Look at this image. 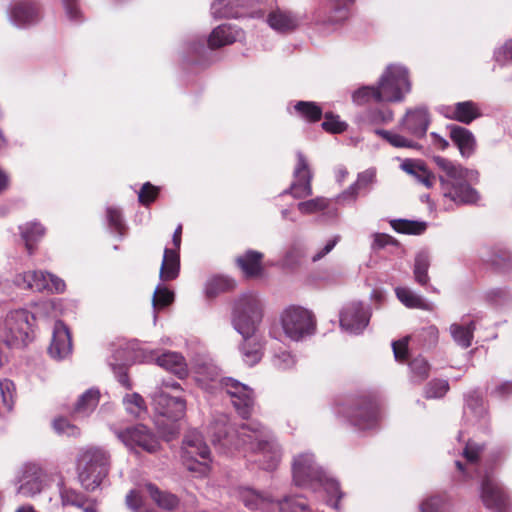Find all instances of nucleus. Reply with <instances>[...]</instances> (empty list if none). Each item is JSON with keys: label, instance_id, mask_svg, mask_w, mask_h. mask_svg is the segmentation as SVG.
Here are the masks:
<instances>
[{"label": "nucleus", "instance_id": "nucleus-37", "mask_svg": "<svg viewBox=\"0 0 512 512\" xmlns=\"http://www.w3.org/2000/svg\"><path fill=\"white\" fill-rule=\"evenodd\" d=\"M263 255L260 252L249 250L244 255L237 258V264L246 276H257L261 272V259Z\"/></svg>", "mask_w": 512, "mask_h": 512}, {"label": "nucleus", "instance_id": "nucleus-34", "mask_svg": "<svg viewBox=\"0 0 512 512\" xmlns=\"http://www.w3.org/2000/svg\"><path fill=\"white\" fill-rule=\"evenodd\" d=\"M59 497L61 500V504L63 507L66 506H74V507H83V505L87 502V498L84 494L77 491L76 489L67 486L62 477L60 476L59 482L57 484Z\"/></svg>", "mask_w": 512, "mask_h": 512}, {"label": "nucleus", "instance_id": "nucleus-31", "mask_svg": "<svg viewBox=\"0 0 512 512\" xmlns=\"http://www.w3.org/2000/svg\"><path fill=\"white\" fill-rule=\"evenodd\" d=\"M398 300L408 308L421 309L425 311L433 310V304L428 302L422 296L416 294L407 287H397L395 289Z\"/></svg>", "mask_w": 512, "mask_h": 512}, {"label": "nucleus", "instance_id": "nucleus-33", "mask_svg": "<svg viewBox=\"0 0 512 512\" xmlns=\"http://www.w3.org/2000/svg\"><path fill=\"white\" fill-rule=\"evenodd\" d=\"M401 168L427 188L434 184L435 177L421 161L406 160L401 164Z\"/></svg>", "mask_w": 512, "mask_h": 512}, {"label": "nucleus", "instance_id": "nucleus-12", "mask_svg": "<svg viewBox=\"0 0 512 512\" xmlns=\"http://www.w3.org/2000/svg\"><path fill=\"white\" fill-rule=\"evenodd\" d=\"M221 387L230 397L238 414L246 418L250 415L254 406V392L247 385L238 380L225 377L220 380Z\"/></svg>", "mask_w": 512, "mask_h": 512}, {"label": "nucleus", "instance_id": "nucleus-26", "mask_svg": "<svg viewBox=\"0 0 512 512\" xmlns=\"http://www.w3.org/2000/svg\"><path fill=\"white\" fill-rule=\"evenodd\" d=\"M156 363L165 370L184 378L188 374V366L184 357L178 352L167 351L156 357Z\"/></svg>", "mask_w": 512, "mask_h": 512}, {"label": "nucleus", "instance_id": "nucleus-55", "mask_svg": "<svg viewBox=\"0 0 512 512\" xmlns=\"http://www.w3.org/2000/svg\"><path fill=\"white\" fill-rule=\"evenodd\" d=\"M273 366L279 370H290L295 364V357L288 351H282L274 355L272 360Z\"/></svg>", "mask_w": 512, "mask_h": 512}, {"label": "nucleus", "instance_id": "nucleus-11", "mask_svg": "<svg viewBox=\"0 0 512 512\" xmlns=\"http://www.w3.org/2000/svg\"><path fill=\"white\" fill-rule=\"evenodd\" d=\"M480 496L484 506L494 512H507L510 508V499L505 488L488 472L483 475Z\"/></svg>", "mask_w": 512, "mask_h": 512}, {"label": "nucleus", "instance_id": "nucleus-57", "mask_svg": "<svg viewBox=\"0 0 512 512\" xmlns=\"http://www.w3.org/2000/svg\"><path fill=\"white\" fill-rule=\"evenodd\" d=\"M322 128L331 133H341L346 130L347 124L339 119L338 116L326 114L322 122Z\"/></svg>", "mask_w": 512, "mask_h": 512}, {"label": "nucleus", "instance_id": "nucleus-64", "mask_svg": "<svg viewBox=\"0 0 512 512\" xmlns=\"http://www.w3.org/2000/svg\"><path fill=\"white\" fill-rule=\"evenodd\" d=\"M420 337L425 345L434 346L438 342L439 338L438 328L434 325L425 327L422 329Z\"/></svg>", "mask_w": 512, "mask_h": 512}, {"label": "nucleus", "instance_id": "nucleus-38", "mask_svg": "<svg viewBox=\"0 0 512 512\" xmlns=\"http://www.w3.org/2000/svg\"><path fill=\"white\" fill-rule=\"evenodd\" d=\"M474 329V322L471 321L465 325L453 323L449 331L457 345L462 348H468L472 343Z\"/></svg>", "mask_w": 512, "mask_h": 512}, {"label": "nucleus", "instance_id": "nucleus-2", "mask_svg": "<svg viewBox=\"0 0 512 512\" xmlns=\"http://www.w3.org/2000/svg\"><path fill=\"white\" fill-rule=\"evenodd\" d=\"M292 476L299 487H310L314 490L323 488L329 496L327 503L334 509H339V501L343 496L339 483L316 463L312 453L304 452L294 457Z\"/></svg>", "mask_w": 512, "mask_h": 512}, {"label": "nucleus", "instance_id": "nucleus-48", "mask_svg": "<svg viewBox=\"0 0 512 512\" xmlns=\"http://www.w3.org/2000/svg\"><path fill=\"white\" fill-rule=\"evenodd\" d=\"M393 228L403 234H421L426 230L425 222L397 220L392 222Z\"/></svg>", "mask_w": 512, "mask_h": 512}, {"label": "nucleus", "instance_id": "nucleus-21", "mask_svg": "<svg viewBox=\"0 0 512 512\" xmlns=\"http://www.w3.org/2000/svg\"><path fill=\"white\" fill-rule=\"evenodd\" d=\"M10 21L17 27H24L39 20V9L35 3L22 1L15 3L9 11Z\"/></svg>", "mask_w": 512, "mask_h": 512}, {"label": "nucleus", "instance_id": "nucleus-59", "mask_svg": "<svg viewBox=\"0 0 512 512\" xmlns=\"http://www.w3.org/2000/svg\"><path fill=\"white\" fill-rule=\"evenodd\" d=\"M158 195V188L147 182L143 184L142 188L138 193L140 203L149 205L152 203Z\"/></svg>", "mask_w": 512, "mask_h": 512}, {"label": "nucleus", "instance_id": "nucleus-58", "mask_svg": "<svg viewBox=\"0 0 512 512\" xmlns=\"http://www.w3.org/2000/svg\"><path fill=\"white\" fill-rule=\"evenodd\" d=\"M444 506V500L441 496L434 495L424 499L420 503L421 512H441Z\"/></svg>", "mask_w": 512, "mask_h": 512}, {"label": "nucleus", "instance_id": "nucleus-49", "mask_svg": "<svg viewBox=\"0 0 512 512\" xmlns=\"http://www.w3.org/2000/svg\"><path fill=\"white\" fill-rule=\"evenodd\" d=\"M174 301V293L163 285H158L154 291L152 305L154 309L164 308Z\"/></svg>", "mask_w": 512, "mask_h": 512}, {"label": "nucleus", "instance_id": "nucleus-44", "mask_svg": "<svg viewBox=\"0 0 512 512\" xmlns=\"http://www.w3.org/2000/svg\"><path fill=\"white\" fill-rule=\"evenodd\" d=\"M410 378L415 383H421L429 376L430 365L422 356L415 357L409 363Z\"/></svg>", "mask_w": 512, "mask_h": 512}, {"label": "nucleus", "instance_id": "nucleus-62", "mask_svg": "<svg viewBox=\"0 0 512 512\" xmlns=\"http://www.w3.org/2000/svg\"><path fill=\"white\" fill-rule=\"evenodd\" d=\"M409 339L410 337L406 336L400 340L392 342L394 357L397 361H404L407 359Z\"/></svg>", "mask_w": 512, "mask_h": 512}, {"label": "nucleus", "instance_id": "nucleus-30", "mask_svg": "<svg viewBox=\"0 0 512 512\" xmlns=\"http://www.w3.org/2000/svg\"><path fill=\"white\" fill-rule=\"evenodd\" d=\"M180 270V257L177 250L165 248L163 260L159 272L163 281L174 280L178 277Z\"/></svg>", "mask_w": 512, "mask_h": 512}, {"label": "nucleus", "instance_id": "nucleus-61", "mask_svg": "<svg viewBox=\"0 0 512 512\" xmlns=\"http://www.w3.org/2000/svg\"><path fill=\"white\" fill-rule=\"evenodd\" d=\"M107 218L111 228H113L116 232L122 234V230L124 228V223L122 219L121 211L114 207L107 208Z\"/></svg>", "mask_w": 512, "mask_h": 512}, {"label": "nucleus", "instance_id": "nucleus-50", "mask_svg": "<svg viewBox=\"0 0 512 512\" xmlns=\"http://www.w3.org/2000/svg\"><path fill=\"white\" fill-rule=\"evenodd\" d=\"M377 94L376 86H363L353 93L352 99L357 105H363L371 101L379 102Z\"/></svg>", "mask_w": 512, "mask_h": 512}, {"label": "nucleus", "instance_id": "nucleus-18", "mask_svg": "<svg viewBox=\"0 0 512 512\" xmlns=\"http://www.w3.org/2000/svg\"><path fill=\"white\" fill-rule=\"evenodd\" d=\"M50 356L56 360L65 359L72 352V341L68 327L60 320L53 328L52 340L48 348Z\"/></svg>", "mask_w": 512, "mask_h": 512}, {"label": "nucleus", "instance_id": "nucleus-7", "mask_svg": "<svg viewBox=\"0 0 512 512\" xmlns=\"http://www.w3.org/2000/svg\"><path fill=\"white\" fill-rule=\"evenodd\" d=\"M376 87L378 91V101H403L406 94L411 91L408 70L404 66L397 64L387 66Z\"/></svg>", "mask_w": 512, "mask_h": 512}, {"label": "nucleus", "instance_id": "nucleus-8", "mask_svg": "<svg viewBox=\"0 0 512 512\" xmlns=\"http://www.w3.org/2000/svg\"><path fill=\"white\" fill-rule=\"evenodd\" d=\"M280 324L284 334L292 341H301L316 330L313 313L298 305H289L280 313Z\"/></svg>", "mask_w": 512, "mask_h": 512}, {"label": "nucleus", "instance_id": "nucleus-52", "mask_svg": "<svg viewBox=\"0 0 512 512\" xmlns=\"http://www.w3.org/2000/svg\"><path fill=\"white\" fill-rule=\"evenodd\" d=\"M329 201L324 197H317L298 203L297 208L303 214H313L328 207Z\"/></svg>", "mask_w": 512, "mask_h": 512}, {"label": "nucleus", "instance_id": "nucleus-45", "mask_svg": "<svg viewBox=\"0 0 512 512\" xmlns=\"http://www.w3.org/2000/svg\"><path fill=\"white\" fill-rule=\"evenodd\" d=\"M483 447L479 444H476L474 442H468L466 444V447L463 451L464 457L467 460V466L464 467V465L460 461H456L457 468L464 472L469 473V469L478 461L479 455L482 452Z\"/></svg>", "mask_w": 512, "mask_h": 512}, {"label": "nucleus", "instance_id": "nucleus-46", "mask_svg": "<svg viewBox=\"0 0 512 512\" xmlns=\"http://www.w3.org/2000/svg\"><path fill=\"white\" fill-rule=\"evenodd\" d=\"M123 404L127 412L135 417H140L146 412L145 401L138 393L127 394L123 398Z\"/></svg>", "mask_w": 512, "mask_h": 512}, {"label": "nucleus", "instance_id": "nucleus-36", "mask_svg": "<svg viewBox=\"0 0 512 512\" xmlns=\"http://www.w3.org/2000/svg\"><path fill=\"white\" fill-rule=\"evenodd\" d=\"M100 399V392L98 389H88L78 399L74 407V413L86 417L94 411Z\"/></svg>", "mask_w": 512, "mask_h": 512}, {"label": "nucleus", "instance_id": "nucleus-4", "mask_svg": "<svg viewBox=\"0 0 512 512\" xmlns=\"http://www.w3.org/2000/svg\"><path fill=\"white\" fill-rule=\"evenodd\" d=\"M76 470L81 485L88 491L95 490L109 474V452L97 446L81 448L76 458Z\"/></svg>", "mask_w": 512, "mask_h": 512}, {"label": "nucleus", "instance_id": "nucleus-35", "mask_svg": "<svg viewBox=\"0 0 512 512\" xmlns=\"http://www.w3.org/2000/svg\"><path fill=\"white\" fill-rule=\"evenodd\" d=\"M145 489L153 501L162 509L173 510L179 505V499L176 495L163 492L153 483H146Z\"/></svg>", "mask_w": 512, "mask_h": 512}, {"label": "nucleus", "instance_id": "nucleus-39", "mask_svg": "<svg viewBox=\"0 0 512 512\" xmlns=\"http://www.w3.org/2000/svg\"><path fill=\"white\" fill-rule=\"evenodd\" d=\"M235 282L226 276H214L207 280L205 285V293L209 298L215 297L220 293L234 289Z\"/></svg>", "mask_w": 512, "mask_h": 512}, {"label": "nucleus", "instance_id": "nucleus-6", "mask_svg": "<svg viewBox=\"0 0 512 512\" xmlns=\"http://www.w3.org/2000/svg\"><path fill=\"white\" fill-rule=\"evenodd\" d=\"M54 306L53 301H42L35 305L36 310L32 313L22 308L9 311L4 320L5 341L8 344H26L36 318L42 316V312H46Z\"/></svg>", "mask_w": 512, "mask_h": 512}, {"label": "nucleus", "instance_id": "nucleus-16", "mask_svg": "<svg viewBox=\"0 0 512 512\" xmlns=\"http://www.w3.org/2000/svg\"><path fill=\"white\" fill-rule=\"evenodd\" d=\"M370 312L360 302L346 304L340 312V326L350 334H360L367 327Z\"/></svg>", "mask_w": 512, "mask_h": 512}, {"label": "nucleus", "instance_id": "nucleus-54", "mask_svg": "<svg viewBox=\"0 0 512 512\" xmlns=\"http://www.w3.org/2000/svg\"><path fill=\"white\" fill-rule=\"evenodd\" d=\"M493 58L500 66L512 63V39L506 40L494 50Z\"/></svg>", "mask_w": 512, "mask_h": 512}, {"label": "nucleus", "instance_id": "nucleus-41", "mask_svg": "<svg viewBox=\"0 0 512 512\" xmlns=\"http://www.w3.org/2000/svg\"><path fill=\"white\" fill-rule=\"evenodd\" d=\"M430 267V256L425 251H420L415 256L414 261V278L415 281L424 286L427 285L429 282V275H428V269Z\"/></svg>", "mask_w": 512, "mask_h": 512}, {"label": "nucleus", "instance_id": "nucleus-5", "mask_svg": "<svg viewBox=\"0 0 512 512\" xmlns=\"http://www.w3.org/2000/svg\"><path fill=\"white\" fill-rule=\"evenodd\" d=\"M263 317V302L258 294L246 292L233 304L232 325L242 337L253 336Z\"/></svg>", "mask_w": 512, "mask_h": 512}, {"label": "nucleus", "instance_id": "nucleus-25", "mask_svg": "<svg viewBox=\"0 0 512 512\" xmlns=\"http://www.w3.org/2000/svg\"><path fill=\"white\" fill-rule=\"evenodd\" d=\"M49 273L44 271H27L15 277V284L21 289L44 291L50 287L48 284Z\"/></svg>", "mask_w": 512, "mask_h": 512}, {"label": "nucleus", "instance_id": "nucleus-56", "mask_svg": "<svg viewBox=\"0 0 512 512\" xmlns=\"http://www.w3.org/2000/svg\"><path fill=\"white\" fill-rule=\"evenodd\" d=\"M466 409L474 414L477 418H480L484 415L485 408L483 401L476 392H473L467 396Z\"/></svg>", "mask_w": 512, "mask_h": 512}, {"label": "nucleus", "instance_id": "nucleus-43", "mask_svg": "<svg viewBox=\"0 0 512 512\" xmlns=\"http://www.w3.org/2000/svg\"><path fill=\"white\" fill-rule=\"evenodd\" d=\"M279 512H312L307 501L300 496H285L277 501Z\"/></svg>", "mask_w": 512, "mask_h": 512}, {"label": "nucleus", "instance_id": "nucleus-28", "mask_svg": "<svg viewBox=\"0 0 512 512\" xmlns=\"http://www.w3.org/2000/svg\"><path fill=\"white\" fill-rule=\"evenodd\" d=\"M241 35V31L231 25H220L216 27L208 38V45L211 49L220 48L234 43Z\"/></svg>", "mask_w": 512, "mask_h": 512}, {"label": "nucleus", "instance_id": "nucleus-51", "mask_svg": "<svg viewBox=\"0 0 512 512\" xmlns=\"http://www.w3.org/2000/svg\"><path fill=\"white\" fill-rule=\"evenodd\" d=\"M448 390L449 384L446 380L435 379L427 384L424 394L428 399H436L443 397Z\"/></svg>", "mask_w": 512, "mask_h": 512}, {"label": "nucleus", "instance_id": "nucleus-24", "mask_svg": "<svg viewBox=\"0 0 512 512\" xmlns=\"http://www.w3.org/2000/svg\"><path fill=\"white\" fill-rule=\"evenodd\" d=\"M267 22L273 30L288 33L300 25L301 18L290 11L277 9L268 15Z\"/></svg>", "mask_w": 512, "mask_h": 512}, {"label": "nucleus", "instance_id": "nucleus-3", "mask_svg": "<svg viewBox=\"0 0 512 512\" xmlns=\"http://www.w3.org/2000/svg\"><path fill=\"white\" fill-rule=\"evenodd\" d=\"M433 161L439 169V181L444 198L457 205L474 204L479 200L478 192L468 182L470 171L460 164L441 156Z\"/></svg>", "mask_w": 512, "mask_h": 512}, {"label": "nucleus", "instance_id": "nucleus-1", "mask_svg": "<svg viewBox=\"0 0 512 512\" xmlns=\"http://www.w3.org/2000/svg\"><path fill=\"white\" fill-rule=\"evenodd\" d=\"M211 434L214 445L255 456L254 461L264 470H274L281 460V449L271 431L256 420L234 427L223 416L213 424Z\"/></svg>", "mask_w": 512, "mask_h": 512}, {"label": "nucleus", "instance_id": "nucleus-22", "mask_svg": "<svg viewBox=\"0 0 512 512\" xmlns=\"http://www.w3.org/2000/svg\"><path fill=\"white\" fill-rule=\"evenodd\" d=\"M376 181V169L375 168H368L363 172H360L357 175V180L351 184L348 189L343 191L339 196V201H345V200H356L357 196L360 193L367 194L373 184Z\"/></svg>", "mask_w": 512, "mask_h": 512}, {"label": "nucleus", "instance_id": "nucleus-42", "mask_svg": "<svg viewBox=\"0 0 512 512\" xmlns=\"http://www.w3.org/2000/svg\"><path fill=\"white\" fill-rule=\"evenodd\" d=\"M294 110L299 117L308 122H317L322 117V109L315 102L298 101L294 105Z\"/></svg>", "mask_w": 512, "mask_h": 512}, {"label": "nucleus", "instance_id": "nucleus-13", "mask_svg": "<svg viewBox=\"0 0 512 512\" xmlns=\"http://www.w3.org/2000/svg\"><path fill=\"white\" fill-rule=\"evenodd\" d=\"M114 433L130 449L140 447L149 453H153L159 447L156 437L142 424L127 427L123 430H115Z\"/></svg>", "mask_w": 512, "mask_h": 512}, {"label": "nucleus", "instance_id": "nucleus-10", "mask_svg": "<svg viewBox=\"0 0 512 512\" xmlns=\"http://www.w3.org/2000/svg\"><path fill=\"white\" fill-rule=\"evenodd\" d=\"M46 482V471L34 462H27L19 467L14 478L16 493L26 498L40 494L45 489Z\"/></svg>", "mask_w": 512, "mask_h": 512}, {"label": "nucleus", "instance_id": "nucleus-29", "mask_svg": "<svg viewBox=\"0 0 512 512\" xmlns=\"http://www.w3.org/2000/svg\"><path fill=\"white\" fill-rule=\"evenodd\" d=\"M450 137L457 145L460 154L463 157H469L472 155L475 149V138L468 129L460 126H453L450 130Z\"/></svg>", "mask_w": 512, "mask_h": 512}, {"label": "nucleus", "instance_id": "nucleus-27", "mask_svg": "<svg viewBox=\"0 0 512 512\" xmlns=\"http://www.w3.org/2000/svg\"><path fill=\"white\" fill-rule=\"evenodd\" d=\"M244 6L243 0H217L211 5V14L216 19L239 18L244 15Z\"/></svg>", "mask_w": 512, "mask_h": 512}, {"label": "nucleus", "instance_id": "nucleus-47", "mask_svg": "<svg viewBox=\"0 0 512 512\" xmlns=\"http://www.w3.org/2000/svg\"><path fill=\"white\" fill-rule=\"evenodd\" d=\"M14 394H15V385L9 379H4L0 381V396L2 399V408L6 412H10L14 405Z\"/></svg>", "mask_w": 512, "mask_h": 512}, {"label": "nucleus", "instance_id": "nucleus-40", "mask_svg": "<svg viewBox=\"0 0 512 512\" xmlns=\"http://www.w3.org/2000/svg\"><path fill=\"white\" fill-rule=\"evenodd\" d=\"M21 235L25 241L26 248L31 254L33 245L45 234V228L38 222H29L20 227Z\"/></svg>", "mask_w": 512, "mask_h": 512}, {"label": "nucleus", "instance_id": "nucleus-14", "mask_svg": "<svg viewBox=\"0 0 512 512\" xmlns=\"http://www.w3.org/2000/svg\"><path fill=\"white\" fill-rule=\"evenodd\" d=\"M155 411L168 419L177 421L181 419L186 410V402L179 395H170L163 389H156L151 396Z\"/></svg>", "mask_w": 512, "mask_h": 512}, {"label": "nucleus", "instance_id": "nucleus-63", "mask_svg": "<svg viewBox=\"0 0 512 512\" xmlns=\"http://www.w3.org/2000/svg\"><path fill=\"white\" fill-rule=\"evenodd\" d=\"M67 18L71 21L81 20V11L78 6V0H62Z\"/></svg>", "mask_w": 512, "mask_h": 512}, {"label": "nucleus", "instance_id": "nucleus-53", "mask_svg": "<svg viewBox=\"0 0 512 512\" xmlns=\"http://www.w3.org/2000/svg\"><path fill=\"white\" fill-rule=\"evenodd\" d=\"M376 133L382 136L385 140H387L392 146L403 148H415L417 146L413 141L405 138L402 135H399L394 132L386 131V130H376Z\"/></svg>", "mask_w": 512, "mask_h": 512}, {"label": "nucleus", "instance_id": "nucleus-9", "mask_svg": "<svg viewBox=\"0 0 512 512\" xmlns=\"http://www.w3.org/2000/svg\"><path fill=\"white\" fill-rule=\"evenodd\" d=\"M182 459L189 471L205 474L210 462V449L196 431L186 434L182 444Z\"/></svg>", "mask_w": 512, "mask_h": 512}, {"label": "nucleus", "instance_id": "nucleus-20", "mask_svg": "<svg viewBox=\"0 0 512 512\" xmlns=\"http://www.w3.org/2000/svg\"><path fill=\"white\" fill-rule=\"evenodd\" d=\"M441 112L445 117L464 124H470L473 120L481 116L478 105L473 101H463L452 106H444Z\"/></svg>", "mask_w": 512, "mask_h": 512}, {"label": "nucleus", "instance_id": "nucleus-15", "mask_svg": "<svg viewBox=\"0 0 512 512\" xmlns=\"http://www.w3.org/2000/svg\"><path fill=\"white\" fill-rule=\"evenodd\" d=\"M349 422L359 430H369L376 427L379 419L377 406L368 399L359 400L354 406L345 410Z\"/></svg>", "mask_w": 512, "mask_h": 512}, {"label": "nucleus", "instance_id": "nucleus-23", "mask_svg": "<svg viewBox=\"0 0 512 512\" xmlns=\"http://www.w3.org/2000/svg\"><path fill=\"white\" fill-rule=\"evenodd\" d=\"M404 130L415 137H422L426 134L429 126L428 112L424 108L408 110L401 121Z\"/></svg>", "mask_w": 512, "mask_h": 512}, {"label": "nucleus", "instance_id": "nucleus-19", "mask_svg": "<svg viewBox=\"0 0 512 512\" xmlns=\"http://www.w3.org/2000/svg\"><path fill=\"white\" fill-rule=\"evenodd\" d=\"M238 499L250 510L269 512L275 505V501L270 494L250 487H240L238 489Z\"/></svg>", "mask_w": 512, "mask_h": 512}, {"label": "nucleus", "instance_id": "nucleus-17", "mask_svg": "<svg viewBox=\"0 0 512 512\" xmlns=\"http://www.w3.org/2000/svg\"><path fill=\"white\" fill-rule=\"evenodd\" d=\"M296 157L297 164L294 169V181L290 186V191L295 198H305L312 195V172L302 152L298 151Z\"/></svg>", "mask_w": 512, "mask_h": 512}, {"label": "nucleus", "instance_id": "nucleus-32", "mask_svg": "<svg viewBox=\"0 0 512 512\" xmlns=\"http://www.w3.org/2000/svg\"><path fill=\"white\" fill-rule=\"evenodd\" d=\"M240 351L243 361L249 366L257 364L263 355L261 342L255 334L253 336L243 337Z\"/></svg>", "mask_w": 512, "mask_h": 512}, {"label": "nucleus", "instance_id": "nucleus-60", "mask_svg": "<svg viewBox=\"0 0 512 512\" xmlns=\"http://www.w3.org/2000/svg\"><path fill=\"white\" fill-rule=\"evenodd\" d=\"M486 299L496 305H501L510 299V293L503 288H493L486 292Z\"/></svg>", "mask_w": 512, "mask_h": 512}]
</instances>
